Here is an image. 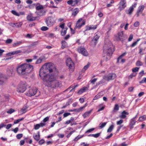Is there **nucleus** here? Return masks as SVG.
Segmentation results:
<instances>
[{"label": "nucleus", "instance_id": "nucleus-1", "mask_svg": "<svg viewBox=\"0 0 146 146\" xmlns=\"http://www.w3.org/2000/svg\"><path fill=\"white\" fill-rule=\"evenodd\" d=\"M56 71V68L54 64L50 63H46L40 69L39 75L44 81H45L48 75L47 72H49L51 73Z\"/></svg>", "mask_w": 146, "mask_h": 146}, {"label": "nucleus", "instance_id": "nucleus-2", "mask_svg": "<svg viewBox=\"0 0 146 146\" xmlns=\"http://www.w3.org/2000/svg\"><path fill=\"white\" fill-rule=\"evenodd\" d=\"M33 69L32 65L25 63L19 66L17 68V73L20 75H27Z\"/></svg>", "mask_w": 146, "mask_h": 146}, {"label": "nucleus", "instance_id": "nucleus-3", "mask_svg": "<svg viewBox=\"0 0 146 146\" xmlns=\"http://www.w3.org/2000/svg\"><path fill=\"white\" fill-rule=\"evenodd\" d=\"M113 51V46L111 42L109 41L108 43L104 44L103 47V53L107 55L106 58V61H108L110 58V57Z\"/></svg>", "mask_w": 146, "mask_h": 146}, {"label": "nucleus", "instance_id": "nucleus-4", "mask_svg": "<svg viewBox=\"0 0 146 146\" xmlns=\"http://www.w3.org/2000/svg\"><path fill=\"white\" fill-rule=\"evenodd\" d=\"M56 21V19L55 17H49L45 19V22L48 26L51 27L55 24Z\"/></svg>", "mask_w": 146, "mask_h": 146}, {"label": "nucleus", "instance_id": "nucleus-5", "mask_svg": "<svg viewBox=\"0 0 146 146\" xmlns=\"http://www.w3.org/2000/svg\"><path fill=\"white\" fill-rule=\"evenodd\" d=\"M29 89L25 93L26 95L29 96H34L38 92L37 89L36 87L29 86Z\"/></svg>", "mask_w": 146, "mask_h": 146}, {"label": "nucleus", "instance_id": "nucleus-6", "mask_svg": "<svg viewBox=\"0 0 146 146\" xmlns=\"http://www.w3.org/2000/svg\"><path fill=\"white\" fill-rule=\"evenodd\" d=\"M27 84L26 83H20L18 86L17 91L19 93H23L26 90Z\"/></svg>", "mask_w": 146, "mask_h": 146}, {"label": "nucleus", "instance_id": "nucleus-7", "mask_svg": "<svg viewBox=\"0 0 146 146\" xmlns=\"http://www.w3.org/2000/svg\"><path fill=\"white\" fill-rule=\"evenodd\" d=\"M67 65L69 67V71L73 72L74 68V65L73 62L70 58H68L66 61Z\"/></svg>", "mask_w": 146, "mask_h": 146}, {"label": "nucleus", "instance_id": "nucleus-8", "mask_svg": "<svg viewBox=\"0 0 146 146\" xmlns=\"http://www.w3.org/2000/svg\"><path fill=\"white\" fill-rule=\"evenodd\" d=\"M56 71L54 72L55 73V74H48L45 81L46 82L49 81V82H51L52 81H55L56 79V73H57V70L56 69Z\"/></svg>", "mask_w": 146, "mask_h": 146}, {"label": "nucleus", "instance_id": "nucleus-9", "mask_svg": "<svg viewBox=\"0 0 146 146\" xmlns=\"http://www.w3.org/2000/svg\"><path fill=\"white\" fill-rule=\"evenodd\" d=\"M116 76V75L115 74H110L108 75L104 76L103 77V79L105 80L108 81L110 80L115 79Z\"/></svg>", "mask_w": 146, "mask_h": 146}, {"label": "nucleus", "instance_id": "nucleus-10", "mask_svg": "<svg viewBox=\"0 0 146 146\" xmlns=\"http://www.w3.org/2000/svg\"><path fill=\"white\" fill-rule=\"evenodd\" d=\"M85 24V22L82 21V18H80L77 22L75 29H80L81 27Z\"/></svg>", "mask_w": 146, "mask_h": 146}, {"label": "nucleus", "instance_id": "nucleus-11", "mask_svg": "<svg viewBox=\"0 0 146 146\" xmlns=\"http://www.w3.org/2000/svg\"><path fill=\"white\" fill-rule=\"evenodd\" d=\"M77 50L79 53H81L83 55L85 56H87L88 55V53L85 49L81 47L78 48Z\"/></svg>", "mask_w": 146, "mask_h": 146}, {"label": "nucleus", "instance_id": "nucleus-12", "mask_svg": "<svg viewBox=\"0 0 146 146\" xmlns=\"http://www.w3.org/2000/svg\"><path fill=\"white\" fill-rule=\"evenodd\" d=\"M137 3H134L132 5V6L130 7L127 10H126V13L127 14L131 15L133 11L134 8H135L137 6Z\"/></svg>", "mask_w": 146, "mask_h": 146}, {"label": "nucleus", "instance_id": "nucleus-13", "mask_svg": "<svg viewBox=\"0 0 146 146\" xmlns=\"http://www.w3.org/2000/svg\"><path fill=\"white\" fill-rule=\"evenodd\" d=\"M126 6V0H121L119 3V8L120 10L123 9Z\"/></svg>", "mask_w": 146, "mask_h": 146}, {"label": "nucleus", "instance_id": "nucleus-14", "mask_svg": "<svg viewBox=\"0 0 146 146\" xmlns=\"http://www.w3.org/2000/svg\"><path fill=\"white\" fill-rule=\"evenodd\" d=\"M144 8L145 6L144 5H141L138 7L136 14L137 17H138L139 16L140 14L142 13Z\"/></svg>", "mask_w": 146, "mask_h": 146}, {"label": "nucleus", "instance_id": "nucleus-15", "mask_svg": "<svg viewBox=\"0 0 146 146\" xmlns=\"http://www.w3.org/2000/svg\"><path fill=\"white\" fill-rule=\"evenodd\" d=\"M37 17H34L31 14H29L27 17V19L29 21H31L35 20Z\"/></svg>", "mask_w": 146, "mask_h": 146}, {"label": "nucleus", "instance_id": "nucleus-16", "mask_svg": "<svg viewBox=\"0 0 146 146\" xmlns=\"http://www.w3.org/2000/svg\"><path fill=\"white\" fill-rule=\"evenodd\" d=\"M97 27V25H92L89 26H87L86 27V29L85 31H87L92 29L94 30L96 29Z\"/></svg>", "mask_w": 146, "mask_h": 146}, {"label": "nucleus", "instance_id": "nucleus-17", "mask_svg": "<svg viewBox=\"0 0 146 146\" xmlns=\"http://www.w3.org/2000/svg\"><path fill=\"white\" fill-rule=\"evenodd\" d=\"M88 90V87H84L80 89L78 92V94H81L87 91Z\"/></svg>", "mask_w": 146, "mask_h": 146}, {"label": "nucleus", "instance_id": "nucleus-18", "mask_svg": "<svg viewBox=\"0 0 146 146\" xmlns=\"http://www.w3.org/2000/svg\"><path fill=\"white\" fill-rule=\"evenodd\" d=\"M22 52L21 50H17L13 51L11 52H10L8 53L7 54L9 56H11L15 54H18L21 53Z\"/></svg>", "mask_w": 146, "mask_h": 146}, {"label": "nucleus", "instance_id": "nucleus-19", "mask_svg": "<svg viewBox=\"0 0 146 146\" xmlns=\"http://www.w3.org/2000/svg\"><path fill=\"white\" fill-rule=\"evenodd\" d=\"M128 114L129 113L128 112L124 111L121 113V114L119 115V117L121 119H124L126 117V115H128Z\"/></svg>", "mask_w": 146, "mask_h": 146}, {"label": "nucleus", "instance_id": "nucleus-20", "mask_svg": "<svg viewBox=\"0 0 146 146\" xmlns=\"http://www.w3.org/2000/svg\"><path fill=\"white\" fill-rule=\"evenodd\" d=\"M24 43V41H17L16 42L13 43L12 45L13 47H16L17 46H19Z\"/></svg>", "mask_w": 146, "mask_h": 146}, {"label": "nucleus", "instance_id": "nucleus-21", "mask_svg": "<svg viewBox=\"0 0 146 146\" xmlns=\"http://www.w3.org/2000/svg\"><path fill=\"white\" fill-rule=\"evenodd\" d=\"M79 10L78 8H76L73 10L72 15L76 16L79 12Z\"/></svg>", "mask_w": 146, "mask_h": 146}, {"label": "nucleus", "instance_id": "nucleus-22", "mask_svg": "<svg viewBox=\"0 0 146 146\" xmlns=\"http://www.w3.org/2000/svg\"><path fill=\"white\" fill-rule=\"evenodd\" d=\"M93 110V109H91L89 111L86 112L83 115V116L84 118H86L92 112Z\"/></svg>", "mask_w": 146, "mask_h": 146}, {"label": "nucleus", "instance_id": "nucleus-23", "mask_svg": "<svg viewBox=\"0 0 146 146\" xmlns=\"http://www.w3.org/2000/svg\"><path fill=\"white\" fill-rule=\"evenodd\" d=\"M100 37V34H98L95 35L94 38L92 39V41H95V44L97 43V42L99 39Z\"/></svg>", "mask_w": 146, "mask_h": 146}, {"label": "nucleus", "instance_id": "nucleus-24", "mask_svg": "<svg viewBox=\"0 0 146 146\" xmlns=\"http://www.w3.org/2000/svg\"><path fill=\"white\" fill-rule=\"evenodd\" d=\"M36 13H37V14L38 15L40 16H42L44 15V14L45 13V11L44 10L42 9V10H41L40 11L36 12Z\"/></svg>", "mask_w": 146, "mask_h": 146}, {"label": "nucleus", "instance_id": "nucleus-25", "mask_svg": "<svg viewBox=\"0 0 146 146\" xmlns=\"http://www.w3.org/2000/svg\"><path fill=\"white\" fill-rule=\"evenodd\" d=\"M90 65V63L89 62H88L87 64L83 68L82 70V72H84L85 71L87 70L89 67Z\"/></svg>", "mask_w": 146, "mask_h": 146}, {"label": "nucleus", "instance_id": "nucleus-26", "mask_svg": "<svg viewBox=\"0 0 146 146\" xmlns=\"http://www.w3.org/2000/svg\"><path fill=\"white\" fill-rule=\"evenodd\" d=\"M136 122V120L134 119V118H133L131 119L130 125L131 128L133 127V126L135 124Z\"/></svg>", "mask_w": 146, "mask_h": 146}, {"label": "nucleus", "instance_id": "nucleus-27", "mask_svg": "<svg viewBox=\"0 0 146 146\" xmlns=\"http://www.w3.org/2000/svg\"><path fill=\"white\" fill-rule=\"evenodd\" d=\"M68 28L67 27H65L64 29H62L61 31V35L62 36L65 35L67 31Z\"/></svg>", "mask_w": 146, "mask_h": 146}, {"label": "nucleus", "instance_id": "nucleus-28", "mask_svg": "<svg viewBox=\"0 0 146 146\" xmlns=\"http://www.w3.org/2000/svg\"><path fill=\"white\" fill-rule=\"evenodd\" d=\"M33 137L34 138L36 141H38L40 139V135L39 133L38 132V134H34L33 135Z\"/></svg>", "mask_w": 146, "mask_h": 146}, {"label": "nucleus", "instance_id": "nucleus-29", "mask_svg": "<svg viewBox=\"0 0 146 146\" xmlns=\"http://www.w3.org/2000/svg\"><path fill=\"white\" fill-rule=\"evenodd\" d=\"M38 41L33 42L29 46L30 48H33L38 44Z\"/></svg>", "mask_w": 146, "mask_h": 146}, {"label": "nucleus", "instance_id": "nucleus-30", "mask_svg": "<svg viewBox=\"0 0 146 146\" xmlns=\"http://www.w3.org/2000/svg\"><path fill=\"white\" fill-rule=\"evenodd\" d=\"M102 96L101 92L99 93L98 94L96 95L93 98V100H97L101 97Z\"/></svg>", "mask_w": 146, "mask_h": 146}, {"label": "nucleus", "instance_id": "nucleus-31", "mask_svg": "<svg viewBox=\"0 0 146 146\" xmlns=\"http://www.w3.org/2000/svg\"><path fill=\"white\" fill-rule=\"evenodd\" d=\"M62 46L61 48L64 49L68 46L67 43L65 41H63L62 42Z\"/></svg>", "mask_w": 146, "mask_h": 146}, {"label": "nucleus", "instance_id": "nucleus-32", "mask_svg": "<svg viewBox=\"0 0 146 146\" xmlns=\"http://www.w3.org/2000/svg\"><path fill=\"white\" fill-rule=\"evenodd\" d=\"M54 83H45V85L46 86H47L48 87L54 88V86H53V85Z\"/></svg>", "mask_w": 146, "mask_h": 146}, {"label": "nucleus", "instance_id": "nucleus-33", "mask_svg": "<svg viewBox=\"0 0 146 146\" xmlns=\"http://www.w3.org/2000/svg\"><path fill=\"white\" fill-rule=\"evenodd\" d=\"M13 70L12 69H9L7 71V74L9 76H11L13 74Z\"/></svg>", "mask_w": 146, "mask_h": 146}, {"label": "nucleus", "instance_id": "nucleus-34", "mask_svg": "<svg viewBox=\"0 0 146 146\" xmlns=\"http://www.w3.org/2000/svg\"><path fill=\"white\" fill-rule=\"evenodd\" d=\"M114 125L113 123V124L111 125L108 128V129L107 130V132L108 133H110L111 132L113 129L114 128Z\"/></svg>", "mask_w": 146, "mask_h": 146}, {"label": "nucleus", "instance_id": "nucleus-35", "mask_svg": "<svg viewBox=\"0 0 146 146\" xmlns=\"http://www.w3.org/2000/svg\"><path fill=\"white\" fill-rule=\"evenodd\" d=\"M135 64L137 66H142L143 64V63L140 60H138L136 62Z\"/></svg>", "mask_w": 146, "mask_h": 146}, {"label": "nucleus", "instance_id": "nucleus-36", "mask_svg": "<svg viewBox=\"0 0 146 146\" xmlns=\"http://www.w3.org/2000/svg\"><path fill=\"white\" fill-rule=\"evenodd\" d=\"M146 119V116L145 115H143L139 117V121H142L145 120Z\"/></svg>", "mask_w": 146, "mask_h": 146}, {"label": "nucleus", "instance_id": "nucleus-37", "mask_svg": "<svg viewBox=\"0 0 146 146\" xmlns=\"http://www.w3.org/2000/svg\"><path fill=\"white\" fill-rule=\"evenodd\" d=\"M140 38H138L137 39L136 41L133 43L130 46L131 47H133L135 46L137 44L138 42L140 41Z\"/></svg>", "mask_w": 146, "mask_h": 146}, {"label": "nucleus", "instance_id": "nucleus-38", "mask_svg": "<svg viewBox=\"0 0 146 146\" xmlns=\"http://www.w3.org/2000/svg\"><path fill=\"white\" fill-rule=\"evenodd\" d=\"M44 8V7L42 5H39L36 6V9L37 10H39L43 9Z\"/></svg>", "mask_w": 146, "mask_h": 146}, {"label": "nucleus", "instance_id": "nucleus-39", "mask_svg": "<svg viewBox=\"0 0 146 146\" xmlns=\"http://www.w3.org/2000/svg\"><path fill=\"white\" fill-rule=\"evenodd\" d=\"M23 25L22 22H19L15 23V27L18 28L20 27L21 26Z\"/></svg>", "mask_w": 146, "mask_h": 146}, {"label": "nucleus", "instance_id": "nucleus-40", "mask_svg": "<svg viewBox=\"0 0 146 146\" xmlns=\"http://www.w3.org/2000/svg\"><path fill=\"white\" fill-rule=\"evenodd\" d=\"M137 75L136 73H133L131 74L129 76V79H132L133 77H135Z\"/></svg>", "mask_w": 146, "mask_h": 146}, {"label": "nucleus", "instance_id": "nucleus-41", "mask_svg": "<svg viewBox=\"0 0 146 146\" xmlns=\"http://www.w3.org/2000/svg\"><path fill=\"white\" fill-rule=\"evenodd\" d=\"M80 0H75L73 1V4L72 6H74L76 5H77L78 2L80 1Z\"/></svg>", "mask_w": 146, "mask_h": 146}, {"label": "nucleus", "instance_id": "nucleus-42", "mask_svg": "<svg viewBox=\"0 0 146 146\" xmlns=\"http://www.w3.org/2000/svg\"><path fill=\"white\" fill-rule=\"evenodd\" d=\"M21 111L22 113H24L27 111V108L26 107H23L21 110Z\"/></svg>", "mask_w": 146, "mask_h": 146}, {"label": "nucleus", "instance_id": "nucleus-43", "mask_svg": "<svg viewBox=\"0 0 146 146\" xmlns=\"http://www.w3.org/2000/svg\"><path fill=\"white\" fill-rule=\"evenodd\" d=\"M107 122H104L102 123H100L99 124V127L100 129H102L106 125Z\"/></svg>", "mask_w": 146, "mask_h": 146}, {"label": "nucleus", "instance_id": "nucleus-44", "mask_svg": "<svg viewBox=\"0 0 146 146\" xmlns=\"http://www.w3.org/2000/svg\"><path fill=\"white\" fill-rule=\"evenodd\" d=\"M139 68L137 67L133 68L132 69V71L133 72L135 73L136 72L138 71Z\"/></svg>", "mask_w": 146, "mask_h": 146}, {"label": "nucleus", "instance_id": "nucleus-45", "mask_svg": "<svg viewBox=\"0 0 146 146\" xmlns=\"http://www.w3.org/2000/svg\"><path fill=\"white\" fill-rule=\"evenodd\" d=\"M84 109V107H81L80 108L76 109V111L78 112H79L82 111Z\"/></svg>", "mask_w": 146, "mask_h": 146}, {"label": "nucleus", "instance_id": "nucleus-46", "mask_svg": "<svg viewBox=\"0 0 146 146\" xmlns=\"http://www.w3.org/2000/svg\"><path fill=\"white\" fill-rule=\"evenodd\" d=\"M11 12L13 14L16 16H20V14L15 10H12L11 11Z\"/></svg>", "mask_w": 146, "mask_h": 146}, {"label": "nucleus", "instance_id": "nucleus-47", "mask_svg": "<svg viewBox=\"0 0 146 146\" xmlns=\"http://www.w3.org/2000/svg\"><path fill=\"white\" fill-rule=\"evenodd\" d=\"M15 111V110L14 109L11 108L7 111V112L8 113L11 114Z\"/></svg>", "mask_w": 146, "mask_h": 146}, {"label": "nucleus", "instance_id": "nucleus-48", "mask_svg": "<svg viewBox=\"0 0 146 146\" xmlns=\"http://www.w3.org/2000/svg\"><path fill=\"white\" fill-rule=\"evenodd\" d=\"M24 119L23 118H22L21 119H18L14 121V124H17L19 123L21 121L23 120Z\"/></svg>", "mask_w": 146, "mask_h": 146}, {"label": "nucleus", "instance_id": "nucleus-49", "mask_svg": "<svg viewBox=\"0 0 146 146\" xmlns=\"http://www.w3.org/2000/svg\"><path fill=\"white\" fill-rule=\"evenodd\" d=\"M123 31L121 32L118 33V37L119 39H121L120 38L123 36Z\"/></svg>", "mask_w": 146, "mask_h": 146}, {"label": "nucleus", "instance_id": "nucleus-50", "mask_svg": "<svg viewBox=\"0 0 146 146\" xmlns=\"http://www.w3.org/2000/svg\"><path fill=\"white\" fill-rule=\"evenodd\" d=\"M13 41L12 40L10 39H7V40L5 42L6 44H9L11 43Z\"/></svg>", "mask_w": 146, "mask_h": 146}, {"label": "nucleus", "instance_id": "nucleus-51", "mask_svg": "<svg viewBox=\"0 0 146 146\" xmlns=\"http://www.w3.org/2000/svg\"><path fill=\"white\" fill-rule=\"evenodd\" d=\"M4 78L2 74H0V82H3L4 81Z\"/></svg>", "mask_w": 146, "mask_h": 146}, {"label": "nucleus", "instance_id": "nucleus-52", "mask_svg": "<svg viewBox=\"0 0 146 146\" xmlns=\"http://www.w3.org/2000/svg\"><path fill=\"white\" fill-rule=\"evenodd\" d=\"M83 137V136L78 135L74 139V141H77L79 139H80L82 138Z\"/></svg>", "mask_w": 146, "mask_h": 146}, {"label": "nucleus", "instance_id": "nucleus-53", "mask_svg": "<svg viewBox=\"0 0 146 146\" xmlns=\"http://www.w3.org/2000/svg\"><path fill=\"white\" fill-rule=\"evenodd\" d=\"M123 122V120L122 119H121L119 121H117V122L116 124L117 125H120Z\"/></svg>", "mask_w": 146, "mask_h": 146}, {"label": "nucleus", "instance_id": "nucleus-54", "mask_svg": "<svg viewBox=\"0 0 146 146\" xmlns=\"http://www.w3.org/2000/svg\"><path fill=\"white\" fill-rule=\"evenodd\" d=\"M49 119V117H45L43 120H42V122L44 123L47 121H48Z\"/></svg>", "mask_w": 146, "mask_h": 146}, {"label": "nucleus", "instance_id": "nucleus-55", "mask_svg": "<svg viewBox=\"0 0 146 146\" xmlns=\"http://www.w3.org/2000/svg\"><path fill=\"white\" fill-rule=\"evenodd\" d=\"M100 135V133H97L95 134H94V135H93V137L95 138H98Z\"/></svg>", "mask_w": 146, "mask_h": 146}, {"label": "nucleus", "instance_id": "nucleus-56", "mask_svg": "<svg viewBox=\"0 0 146 146\" xmlns=\"http://www.w3.org/2000/svg\"><path fill=\"white\" fill-rule=\"evenodd\" d=\"M40 127L39 124H37L34 126V129L35 130H37Z\"/></svg>", "mask_w": 146, "mask_h": 146}, {"label": "nucleus", "instance_id": "nucleus-57", "mask_svg": "<svg viewBox=\"0 0 146 146\" xmlns=\"http://www.w3.org/2000/svg\"><path fill=\"white\" fill-rule=\"evenodd\" d=\"M48 29V28L46 27L43 26L41 28V30L42 31H46Z\"/></svg>", "mask_w": 146, "mask_h": 146}, {"label": "nucleus", "instance_id": "nucleus-58", "mask_svg": "<svg viewBox=\"0 0 146 146\" xmlns=\"http://www.w3.org/2000/svg\"><path fill=\"white\" fill-rule=\"evenodd\" d=\"M119 109V107L117 104H115L114 108V110L118 111Z\"/></svg>", "mask_w": 146, "mask_h": 146}, {"label": "nucleus", "instance_id": "nucleus-59", "mask_svg": "<svg viewBox=\"0 0 146 146\" xmlns=\"http://www.w3.org/2000/svg\"><path fill=\"white\" fill-rule=\"evenodd\" d=\"M42 60L41 58H39L36 62V64H40L41 63Z\"/></svg>", "mask_w": 146, "mask_h": 146}, {"label": "nucleus", "instance_id": "nucleus-60", "mask_svg": "<svg viewBox=\"0 0 146 146\" xmlns=\"http://www.w3.org/2000/svg\"><path fill=\"white\" fill-rule=\"evenodd\" d=\"M144 74V71L143 70L141 71L140 72L139 74V76L140 77H141Z\"/></svg>", "mask_w": 146, "mask_h": 146}, {"label": "nucleus", "instance_id": "nucleus-61", "mask_svg": "<svg viewBox=\"0 0 146 146\" xmlns=\"http://www.w3.org/2000/svg\"><path fill=\"white\" fill-rule=\"evenodd\" d=\"M139 22L138 21H137L134 23V26L135 27H137L139 26Z\"/></svg>", "mask_w": 146, "mask_h": 146}, {"label": "nucleus", "instance_id": "nucleus-62", "mask_svg": "<svg viewBox=\"0 0 146 146\" xmlns=\"http://www.w3.org/2000/svg\"><path fill=\"white\" fill-rule=\"evenodd\" d=\"M133 38V35L132 34H131L130 35L129 38L128 39V40L130 42L131 41Z\"/></svg>", "mask_w": 146, "mask_h": 146}, {"label": "nucleus", "instance_id": "nucleus-63", "mask_svg": "<svg viewBox=\"0 0 146 146\" xmlns=\"http://www.w3.org/2000/svg\"><path fill=\"white\" fill-rule=\"evenodd\" d=\"M23 136V134H17L16 135V137L18 139H20L21 137H22Z\"/></svg>", "mask_w": 146, "mask_h": 146}, {"label": "nucleus", "instance_id": "nucleus-64", "mask_svg": "<svg viewBox=\"0 0 146 146\" xmlns=\"http://www.w3.org/2000/svg\"><path fill=\"white\" fill-rule=\"evenodd\" d=\"M65 24L64 23H63L62 24H61L59 26V27L60 28H62V29H64L65 28H64Z\"/></svg>", "mask_w": 146, "mask_h": 146}]
</instances>
